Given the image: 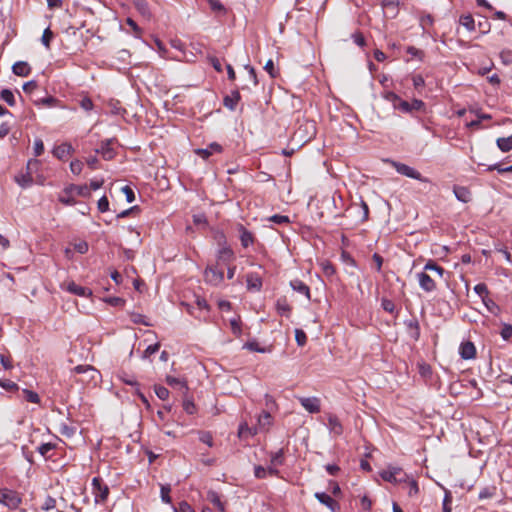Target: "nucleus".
Segmentation results:
<instances>
[{
  "label": "nucleus",
  "mask_w": 512,
  "mask_h": 512,
  "mask_svg": "<svg viewBox=\"0 0 512 512\" xmlns=\"http://www.w3.org/2000/svg\"><path fill=\"white\" fill-rule=\"evenodd\" d=\"M483 303L486 306V308L491 312L495 313L496 310H499V306L490 298L483 297Z\"/></svg>",
  "instance_id": "obj_59"
},
{
  "label": "nucleus",
  "mask_w": 512,
  "mask_h": 512,
  "mask_svg": "<svg viewBox=\"0 0 512 512\" xmlns=\"http://www.w3.org/2000/svg\"><path fill=\"white\" fill-rule=\"evenodd\" d=\"M495 494H496V487H494V486L484 487L480 490L478 497L480 500H484V499L492 498Z\"/></svg>",
  "instance_id": "obj_39"
},
{
  "label": "nucleus",
  "mask_w": 512,
  "mask_h": 512,
  "mask_svg": "<svg viewBox=\"0 0 512 512\" xmlns=\"http://www.w3.org/2000/svg\"><path fill=\"white\" fill-rule=\"evenodd\" d=\"M276 310L278 314L289 317L292 308L285 298H279L276 302Z\"/></svg>",
  "instance_id": "obj_26"
},
{
  "label": "nucleus",
  "mask_w": 512,
  "mask_h": 512,
  "mask_svg": "<svg viewBox=\"0 0 512 512\" xmlns=\"http://www.w3.org/2000/svg\"><path fill=\"white\" fill-rule=\"evenodd\" d=\"M314 497L323 505H325L331 512H340V505L331 496L325 492H316Z\"/></svg>",
  "instance_id": "obj_9"
},
{
  "label": "nucleus",
  "mask_w": 512,
  "mask_h": 512,
  "mask_svg": "<svg viewBox=\"0 0 512 512\" xmlns=\"http://www.w3.org/2000/svg\"><path fill=\"white\" fill-rule=\"evenodd\" d=\"M381 6L386 17L394 18L399 11V0H382Z\"/></svg>",
  "instance_id": "obj_11"
},
{
  "label": "nucleus",
  "mask_w": 512,
  "mask_h": 512,
  "mask_svg": "<svg viewBox=\"0 0 512 512\" xmlns=\"http://www.w3.org/2000/svg\"><path fill=\"white\" fill-rule=\"evenodd\" d=\"M454 194L456 198L463 203H467L471 199L470 191L466 187L455 186Z\"/></svg>",
  "instance_id": "obj_25"
},
{
  "label": "nucleus",
  "mask_w": 512,
  "mask_h": 512,
  "mask_svg": "<svg viewBox=\"0 0 512 512\" xmlns=\"http://www.w3.org/2000/svg\"><path fill=\"white\" fill-rule=\"evenodd\" d=\"M73 152V148L68 143H62L53 149V155L58 159H64L65 157L71 155Z\"/></svg>",
  "instance_id": "obj_22"
},
{
  "label": "nucleus",
  "mask_w": 512,
  "mask_h": 512,
  "mask_svg": "<svg viewBox=\"0 0 512 512\" xmlns=\"http://www.w3.org/2000/svg\"><path fill=\"white\" fill-rule=\"evenodd\" d=\"M103 185V180H92L90 182V186L87 185H75L70 184L63 189L61 195H59V202L64 205L72 206L76 204V200L73 197V194H77L78 196L88 198L91 196L90 190H97Z\"/></svg>",
  "instance_id": "obj_1"
},
{
  "label": "nucleus",
  "mask_w": 512,
  "mask_h": 512,
  "mask_svg": "<svg viewBox=\"0 0 512 512\" xmlns=\"http://www.w3.org/2000/svg\"><path fill=\"white\" fill-rule=\"evenodd\" d=\"M404 324L408 329L410 337L414 341H418L420 338V325L417 318L413 316L412 318L405 320Z\"/></svg>",
  "instance_id": "obj_13"
},
{
  "label": "nucleus",
  "mask_w": 512,
  "mask_h": 512,
  "mask_svg": "<svg viewBox=\"0 0 512 512\" xmlns=\"http://www.w3.org/2000/svg\"><path fill=\"white\" fill-rule=\"evenodd\" d=\"M209 500L220 512H225V506L216 492L209 495Z\"/></svg>",
  "instance_id": "obj_38"
},
{
  "label": "nucleus",
  "mask_w": 512,
  "mask_h": 512,
  "mask_svg": "<svg viewBox=\"0 0 512 512\" xmlns=\"http://www.w3.org/2000/svg\"><path fill=\"white\" fill-rule=\"evenodd\" d=\"M264 69L272 78H276L277 77L278 72L275 69L273 60L269 59L266 62L265 66H264Z\"/></svg>",
  "instance_id": "obj_57"
},
{
  "label": "nucleus",
  "mask_w": 512,
  "mask_h": 512,
  "mask_svg": "<svg viewBox=\"0 0 512 512\" xmlns=\"http://www.w3.org/2000/svg\"><path fill=\"white\" fill-rule=\"evenodd\" d=\"M0 99L11 107L15 106V104H16V99H15L14 93L10 89H7V88L1 90Z\"/></svg>",
  "instance_id": "obj_29"
},
{
  "label": "nucleus",
  "mask_w": 512,
  "mask_h": 512,
  "mask_svg": "<svg viewBox=\"0 0 512 512\" xmlns=\"http://www.w3.org/2000/svg\"><path fill=\"white\" fill-rule=\"evenodd\" d=\"M271 421H272V416L269 412L267 411H263L259 418H258V423L261 427H266V426H269L271 424Z\"/></svg>",
  "instance_id": "obj_43"
},
{
  "label": "nucleus",
  "mask_w": 512,
  "mask_h": 512,
  "mask_svg": "<svg viewBox=\"0 0 512 512\" xmlns=\"http://www.w3.org/2000/svg\"><path fill=\"white\" fill-rule=\"evenodd\" d=\"M171 487L169 484L161 485L160 496L164 503L170 504L172 499L170 497Z\"/></svg>",
  "instance_id": "obj_40"
},
{
  "label": "nucleus",
  "mask_w": 512,
  "mask_h": 512,
  "mask_svg": "<svg viewBox=\"0 0 512 512\" xmlns=\"http://www.w3.org/2000/svg\"><path fill=\"white\" fill-rule=\"evenodd\" d=\"M500 335L504 340L510 339L512 337V325L504 324L501 329Z\"/></svg>",
  "instance_id": "obj_62"
},
{
  "label": "nucleus",
  "mask_w": 512,
  "mask_h": 512,
  "mask_svg": "<svg viewBox=\"0 0 512 512\" xmlns=\"http://www.w3.org/2000/svg\"><path fill=\"white\" fill-rule=\"evenodd\" d=\"M451 503H452L451 493L449 491H446L444 499H443V503H442L443 512H451L452 511Z\"/></svg>",
  "instance_id": "obj_52"
},
{
  "label": "nucleus",
  "mask_w": 512,
  "mask_h": 512,
  "mask_svg": "<svg viewBox=\"0 0 512 512\" xmlns=\"http://www.w3.org/2000/svg\"><path fill=\"white\" fill-rule=\"evenodd\" d=\"M247 288L250 291H260L262 288V279L256 273H249L246 277Z\"/></svg>",
  "instance_id": "obj_18"
},
{
  "label": "nucleus",
  "mask_w": 512,
  "mask_h": 512,
  "mask_svg": "<svg viewBox=\"0 0 512 512\" xmlns=\"http://www.w3.org/2000/svg\"><path fill=\"white\" fill-rule=\"evenodd\" d=\"M22 503L20 494L11 489H0V504L9 509H16Z\"/></svg>",
  "instance_id": "obj_3"
},
{
  "label": "nucleus",
  "mask_w": 512,
  "mask_h": 512,
  "mask_svg": "<svg viewBox=\"0 0 512 512\" xmlns=\"http://www.w3.org/2000/svg\"><path fill=\"white\" fill-rule=\"evenodd\" d=\"M303 408L309 413H319L321 410L320 399L317 397H298Z\"/></svg>",
  "instance_id": "obj_8"
},
{
  "label": "nucleus",
  "mask_w": 512,
  "mask_h": 512,
  "mask_svg": "<svg viewBox=\"0 0 512 512\" xmlns=\"http://www.w3.org/2000/svg\"><path fill=\"white\" fill-rule=\"evenodd\" d=\"M474 291L478 294L482 299L483 297H488L489 291L484 283H479L474 287Z\"/></svg>",
  "instance_id": "obj_56"
},
{
  "label": "nucleus",
  "mask_w": 512,
  "mask_h": 512,
  "mask_svg": "<svg viewBox=\"0 0 512 512\" xmlns=\"http://www.w3.org/2000/svg\"><path fill=\"white\" fill-rule=\"evenodd\" d=\"M113 140L107 139L103 141L98 149H96V153L101 154L103 159L105 160H111L115 156V151L111 147Z\"/></svg>",
  "instance_id": "obj_14"
},
{
  "label": "nucleus",
  "mask_w": 512,
  "mask_h": 512,
  "mask_svg": "<svg viewBox=\"0 0 512 512\" xmlns=\"http://www.w3.org/2000/svg\"><path fill=\"white\" fill-rule=\"evenodd\" d=\"M459 354L464 360L474 359L476 356V347L471 341H464L460 344Z\"/></svg>",
  "instance_id": "obj_10"
},
{
  "label": "nucleus",
  "mask_w": 512,
  "mask_h": 512,
  "mask_svg": "<svg viewBox=\"0 0 512 512\" xmlns=\"http://www.w3.org/2000/svg\"><path fill=\"white\" fill-rule=\"evenodd\" d=\"M380 476L384 481L390 483H401L406 480V474L403 473L402 469L398 467L384 470L380 473Z\"/></svg>",
  "instance_id": "obj_6"
},
{
  "label": "nucleus",
  "mask_w": 512,
  "mask_h": 512,
  "mask_svg": "<svg viewBox=\"0 0 512 512\" xmlns=\"http://www.w3.org/2000/svg\"><path fill=\"white\" fill-rule=\"evenodd\" d=\"M493 170H497L498 173H500V174L512 172V165L504 167L502 163H495V164L489 165L486 169V171H493Z\"/></svg>",
  "instance_id": "obj_41"
},
{
  "label": "nucleus",
  "mask_w": 512,
  "mask_h": 512,
  "mask_svg": "<svg viewBox=\"0 0 512 512\" xmlns=\"http://www.w3.org/2000/svg\"><path fill=\"white\" fill-rule=\"evenodd\" d=\"M99 212L104 213L109 210V200L106 196H102L97 203Z\"/></svg>",
  "instance_id": "obj_55"
},
{
  "label": "nucleus",
  "mask_w": 512,
  "mask_h": 512,
  "mask_svg": "<svg viewBox=\"0 0 512 512\" xmlns=\"http://www.w3.org/2000/svg\"><path fill=\"white\" fill-rule=\"evenodd\" d=\"M460 24L464 26L467 30H475V21L471 15H463L459 20Z\"/></svg>",
  "instance_id": "obj_37"
},
{
  "label": "nucleus",
  "mask_w": 512,
  "mask_h": 512,
  "mask_svg": "<svg viewBox=\"0 0 512 512\" xmlns=\"http://www.w3.org/2000/svg\"><path fill=\"white\" fill-rule=\"evenodd\" d=\"M131 321L135 324H142L145 326H149V322L145 320V316L139 313H132L131 314Z\"/></svg>",
  "instance_id": "obj_58"
},
{
  "label": "nucleus",
  "mask_w": 512,
  "mask_h": 512,
  "mask_svg": "<svg viewBox=\"0 0 512 512\" xmlns=\"http://www.w3.org/2000/svg\"><path fill=\"white\" fill-rule=\"evenodd\" d=\"M205 281L211 285H219L224 280L223 271L217 270L213 266H208L204 272Z\"/></svg>",
  "instance_id": "obj_7"
},
{
  "label": "nucleus",
  "mask_w": 512,
  "mask_h": 512,
  "mask_svg": "<svg viewBox=\"0 0 512 512\" xmlns=\"http://www.w3.org/2000/svg\"><path fill=\"white\" fill-rule=\"evenodd\" d=\"M93 494L96 503H103L109 496V487L103 483L100 477L92 479Z\"/></svg>",
  "instance_id": "obj_4"
},
{
  "label": "nucleus",
  "mask_w": 512,
  "mask_h": 512,
  "mask_svg": "<svg viewBox=\"0 0 512 512\" xmlns=\"http://www.w3.org/2000/svg\"><path fill=\"white\" fill-rule=\"evenodd\" d=\"M381 306H382L383 310H385L388 313H394L395 312V304L390 299L382 298Z\"/></svg>",
  "instance_id": "obj_53"
},
{
  "label": "nucleus",
  "mask_w": 512,
  "mask_h": 512,
  "mask_svg": "<svg viewBox=\"0 0 512 512\" xmlns=\"http://www.w3.org/2000/svg\"><path fill=\"white\" fill-rule=\"evenodd\" d=\"M244 348L253 351V352H259V353H265L266 349L261 348L257 341H249L245 343Z\"/></svg>",
  "instance_id": "obj_51"
},
{
  "label": "nucleus",
  "mask_w": 512,
  "mask_h": 512,
  "mask_svg": "<svg viewBox=\"0 0 512 512\" xmlns=\"http://www.w3.org/2000/svg\"><path fill=\"white\" fill-rule=\"evenodd\" d=\"M271 464L273 466H281L284 464V451L279 449L278 451L271 453Z\"/></svg>",
  "instance_id": "obj_36"
},
{
  "label": "nucleus",
  "mask_w": 512,
  "mask_h": 512,
  "mask_svg": "<svg viewBox=\"0 0 512 512\" xmlns=\"http://www.w3.org/2000/svg\"><path fill=\"white\" fill-rule=\"evenodd\" d=\"M322 270L326 276H332L336 272L334 265L328 261L322 263Z\"/></svg>",
  "instance_id": "obj_63"
},
{
  "label": "nucleus",
  "mask_w": 512,
  "mask_h": 512,
  "mask_svg": "<svg viewBox=\"0 0 512 512\" xmlns=\"http://www.w3.org/2000/svg\"><path fill=\"white\" fill-rule=\"evenodd\" d=\"M199 440L202 443L207 444L209 447H212L214 445L212 434L208 431H200Z\"/></svg>",
  "instance_id": "obj_45"
},
{
  "label": "nucleus",
  "mask_w": 512,
  "mask_h": 512,
  "mask_svg": "<svg viewBox=\"0 0 512 512\" xmlns=\"http://www.w3.org/2000/svg\"><path fill=\"white\" fill-rule=\"evenodd\" d=\"M210 6V9L213 13H215L218 16L225 15L227 12V9L223 5V3L220 0H206Z\"/></svg>",
  "instance_id": "obj_27"
},
{
  "label": "nucleus",
  "mask_w": 512,
  "mask_h": 512,
  "mask_svg": "<svg viewBox=\"0 0 512 512\" xmlns=\"http://www.w3.org/2000/svg\"><path fill=\"white\" fill-rule=\"evenodd\" d=\"M424 270L427 271V270H430V271H435L440 277H443V275L446 273L445 269L443 267H441L440 265H438L435 261L433 260H429L425 266H424Z\"/></svg>",
  "instance_id": "obj_35"
},
{
  "label": "nucleus",
  "mask_w": 512,
  "mask_h": 512,
  "mask_svg": "<svg viewBox=\"0 0 512 512\" xmlns=\"http://www.w3.org/2000/svg\"><path fill=\"white\" fill-rule=\"evenodd\" d=\"M183 409L187 414H194L196 412V406L191 399L183 400Z\"/></svg>",
  "instance_id": "obj_54"
},
{
  "label": "nucleus",
  "mask_w": 512,
  "mask_h": 512,
  "mask_svg": "<svg viewBox=\"0 0 512 512\" xmlns=\"http://www.w3.org/2000/svg\"><path fill=\"white\" fill-rule=\"evenodd\" d=\"M23 394H24V398L27 402H31V403H39L40 402L39 395L32 390L24 389Z\"/></svg>",
  "instance_id": "obj_42"
},
{
  "label": "nucleus",
  "mask_w": 512,
  "mask_h": 512,
  "mask_svg": "<svg viewBox=\"0 0 512 512\" xmlns=\"http://www.w3.org/2000/svg\"><path fill=\"white\" fill-rule=\"evenodd\" d=\"M295 340L298 346L303 347L307 343V335L302 329H295Z\"/></svg>",
  "instance_id": "obj_44"
},
{
  "label": "nucleus",
  "mask_w": 512,
  "mask_h": 512,
  "mask_svg": "<svg viewBox=\"0 0 512 512\" xmlns=\"http://www.w3.org/2000/svg\"><path fill=\"white\" fill-rule=\"evenodd\" d=\"M66 289H67L68 292H70L72 294H75V295H78V296H81V297H90V296H92V290L91 289L83 287V286H79V285H77L73 281H71V282H69L67 284Z\"/></svg>",
  "instance_id": "obj_17"
},
{
  "label": "nucleus",
  "mask_w": 512,
  "mask_h": 512,
  "mask_svg": "<svg viewBox=\"0 0 512 512\" xmlns=\"http://www.w3.org/2000/svg\"><path fill=\"white\" fill-rule=\"evenodd\" d=\"M237 229L239 232L241 245L244 248H247L254 243L253 234L250 231H248L242 224H238Z\"/></svg>",
  "instance_id": "obj_16"
},
{
  "label": "nucleus",
  "mask_w": 512,
  "mask_h": 512,
  "mask_svg": "<svg viewBox=\"0 0 512 512\" xmlns=\"http://www.w3.org/2000/svg\"><path fill=\"white\" fill-rule=\"evenodd\" d=\"M56 506V500L52 496H47L41 506V509L44 511H49L54 509Z\"/></svg>",
  "instance_id": "obj_50"
},
{
  "label": "nucleus",
  "mask_w": 512,
  "mask_h": 512,
  "mask_svg": "<svg viewBox=\"0 0 512 512\" xmlns=\"http://www.w3.org/2000/svg\"><path fill=\"white\" fill-rule=\"evenodd\" d=\"M73 371L77 374H90V379L99 378V371L91 365H78Z\"/></svg>",
  "instance_id": "obj_23"
},
{
  "label": "nucleus",
  "mask_w": 512,
  "mask_h": 512,
  "mask_svg": "<svg viewBox=\"0 0 512 512\" xmlns=\"http://www.w3.org/2000/svg\"><path fill=\"white\" fill-rule=\"evenodd\" d=\"M56 448V444L54 443H43L38 448L37 451L43 456L45 459H49L51 456L49 452Z\"/></svg>",
  "instance_id": "obj_34"
},
{
  "label": "nucleus",
  "mask_w": 512,
  "mask_h": 512,
  "mask_svg": "<svg viewBox=\"0 0 512 512\" xmlns=\"http://www.w3.org/2000/svg\"><path fill=\"white\" fill-rule=\"evenodd\" d=\"M166 383L174 389L181 390L183 394H186L188 391L187 382L184 379L168 375L166 377Z\"/></svg>",
  "instance_id": "obj_19"
},
{
  "label": "nucleus",
  "mask_w": 512,
  "mask_h": 512,
  "mask_svg": "<svg viewBox=\"0 0 512 512\" xmlns=\"http://www.w3.org/2000/svg\"><path fill=\"white\" fill-rule=\"evenodd\" d=\"M496 144L502 152H509L512 150V135L509 137L498 138Z\"/></svg>",
  "instance_id": "obj_30"
},
{
  "label": "nucleus",
  "mask_w": 512,
  "mask_h": 512,
  "mask_svg": "<svg viewBox=\"0 0 512 512\" xmlns=\"http://www.w3.org/2000/svg\"><path fill=\"white\" fill-rule=\"evenodd\" d=\"M153 40H154V43L157 46V49L160 53H162L163 55L168 53L167 44L163 39H161L157 35L156 37H154Z\"/></svg>",
  "instance_id": "obj_49"
},
{
  "label": "nucleus",
  "mask_w": 512,
  "mask_h": 512,
  "mask_svg": "<svg viewBox=\"0 0 512 512\" xmlns=\"http://www.w3.org/2000/svg\"><path fill=\"white\" fill-rule=\"evenodd\" d=\"M221 152H222V146L216 142L209 144L207 148H201V149L195 150V153L205 160L208 159L213 154L221 153Z\"/></svg>",
  "instance_id": "obj_15"
},
{
  "label": "nucleus",
  "mask_w": 512,
  "mask_h": 512,
  "mask_svg": "<svg viewBox=\"0 0 512 512\" xmlns=\"http://www.w3.org/2000/svg\"><path fill=\"white\" fill-rule=\"evenodd\" d=\"M15 181L22 188H27L33 184V178L29 172H27L26 174H21V175L15 176Z\"/></svg>",
  "instance_id": "obj_32"
},
{
  "label": "nucleus",
  "mask_w": 512,
  "mask_h": 512,
  "mask_svg": "<svg viewBox=\"0 0 512 512\" xmlns=\"http://www.w3.org/2000/svg\"><path fill=\"white\" fill-rule=\"evenodd\" d=\"M417 277L419 281V286L425 292H432L436 289L435 281L427 273H418Z\"/></svg>",
  "instance_id": "obj_12"
},
{
  "label": "nucleus",
  "mask_w": 512,
  "mask_h": 512,
  "mask_svg": "<svg viewBox=\"0 0 512 512\" xmlns=\"http://www.w3.org/2000/svg\"><path fill=\"white\" fill-rule=\"evenodd\" d=\"M388 100L393 102L395 108L402 112L410 113L412 111H420L425 107V103L419 99H413L412 102L402 100L398 95L393 92L388 93Z\"/></svg>",
  "instance_id": "obj_2"
},
{
  "label": "nucleus",
  "mask_w": 512,
  "mask_h": 512,
  "mask_svg": "<svg viewBox=\"0 0 512 512\" xmlns=\"http://www.w3.org/2000/svg\"><path fill=\"white\" fill-rule=\"evenodd\" d=\"M60 433L68 438L72 437L76 433V427L69 426L68 424H61L60 425Z\"/></svg>",
  "instance_id": "obj_46"
},
{
  "label": "nucleus",
  "mask_w": 512,
  "mask_h": 512,
  "mask_svg": "<svg viewBox=\"0 0 512 512\" xmlns=\"http://www.w3.org/2000/svg\"><path fill=\"white\" fill-rule=\"evenodd\" d=\"M83 169V163L80 160H74L70 163V170L73 174L79 175Z\"/></svg>",
  "instance_id": "obj_60"
},
{
  "label": "nucleus",
  "mask_w": 512,
  "mask_h": 512,
  "mask_svg": "<svg viewBox=\"0 0 512 512\" xmlns=\"http://www.w3.org/2000/svg\"><path fill=\"white\" fill-rule=\"evenodd\" d=\"M134 5L137 8V10L141 12L143 15L149 12L148 4L145 0H134Z\"/></svg>",
  "instance_id": "obj_61"
},
{
  "label": "nucleus",
  "mask_w": 512,
  "mask_h": 512,
  "mask_svg": "<svg viewBox=\"0 0 512 512\" xmlns=\"http://www.w3.org/2000/svg\"><path fill=\"white\" fill-rule=\"evenodd\" d=\"M233 258H234V252L228 246H224L218 251V260L223 263H227V262L231 261Z\"/></svg>",
  "instance_id": "obj_28"
},
{
  "label": "nucleus",
  "mask_w": 512,
  "mask_h": 512,
  "mask_svg": "<svg viewBox=\"0 0 512 512\" xmlns=\"http://www.w3.org/2000/svg\"><path fill=\"white\" fill-rule=\"evenodd\" d=\"M433 25V18L430 15H426L421 17L420 19V26L423 30L429 29Z\"/></svg>",
  "instance_id": "obj_64"
},
{
  "label": "nucleus",
  "mask_w": 512,
  "mask_h": 512,
  "mask_svg": "<svg viewBox=\"0 0 512 512\" xmlns=\"http://www.w3.org/2000/svg\"><path fill=\"white\" fill-rule=\"evenodd\" d=\"M292 289L298 293H301L310 299V288L301 280L295 279L290 282Z\"/></svg>",
  "instance_id": "obj_24"
},
{
  "label": "nucleus",
  "mask_w": 512,
  "mask_h": 512,
  "mask_svg": "<svg viewBox=\"0 0 512 512\" xmlns=\"http://www.w3.org/2000/svg\"><path fill=\"white\" fill-rule=\"evenodd\" d=\"M241 99V95L238 90L232 91L230 95H226L223 99V104L226 108L233 111L236 109L238 102Z\"/></svg>",
  "instance_id": "obj_20"
},
{
  "label": "nucleus",
  "mask_w": 512,
  "mask_h": 512,
  "mask_svg": "<svg viewBox=\"0 0 512 512\" xmlns=\"http://www.w3.org/2000/svg\"><path fill=\"white\" fill-rule=\"evenodd\" d=\"M155 394L161 400H166L169 397V390L161 385L154 386Z\"/></svg>",
  "instance_id": "obj_47"
},
{
  "label": "nucleus",
  "mask_w": 512,
  "mask_h": 512,
  "mask_svg": "<svg viewBox=\"0 0 512 512\" xmlns=\"http://www.w3.org/2000/svg\"><path fill=\"white\" fill-rule=\"evenodd\" d=\"M256 433H257V429L249 427L247 423H241L239 425L238 436L240 438L247 437V436H254Z\"/></svg>",
  "instance_id": "obj_33"
},
{
  "label": "nucleus",
  "mask_w": 512,
  "mask_h": 512,
  "mask_svg": "<svg viewBox=\"0 0 512 512\" xmlns=\"http://www.w3.org/2000/svg\"><path fill=\"white\" fill-rule=\"evenodd\" d=\"M328 425H329L330 430L332 432H334L335 434H337V435L342 434L343 427H342L339 419L336 416H334V415L329 416Z\"/></svg>",
  "instance_id": "obj_31"
},
{
  "label": "nucleus",
  "mask_w": 512,
  "mask_h": 512,
  "mask_svg": "<svg viewBox=\"0 0 512 512\" xmlns=\"http://www.w3.org/2000/svg\"><path fill=\"white\" fill-rule=\"evenodd\" d=\"M392 166L395 168V170L406 177L421 181V182H428L427 178H424L420 172L415 170L414 168L400 162L396 161H390Z\"/></svg>",
  "instance_id": "obj_5"
},
{
  "label": "nucleus",
  "mask_w": 512,
  "mask_h": 512,
  "mask_svg": "<svg viewBox=\"0 0 512 512\" xmlns=\"http://www.w3.org/2000/svg\"><path fill=\"white\" fill-rule=\"evenodd\" d=\"M230 326H231L232 333L235 336H240L241 335L242 329H241L240 318H233V319H231L230 320Z\"/></svg>",
  "instance_id": "obj_48"
},
{
  "label": "nucleus",
  "mask_w": 512,
  "mask_h": 512,
  "mask_svg": "<svg viewBox=\"0 0 512 512\" xmlns=\"http://www.w3.org/2000/svg\"><path fill=\"white\" fill-rule=\"evenodd\" d=\"M12 72L16 76L26 77V76H28L31 73V67L25 61H18V62L13 64Z\"/></svg>",
  "instance_id": "obj_21"
}]
</instances>
